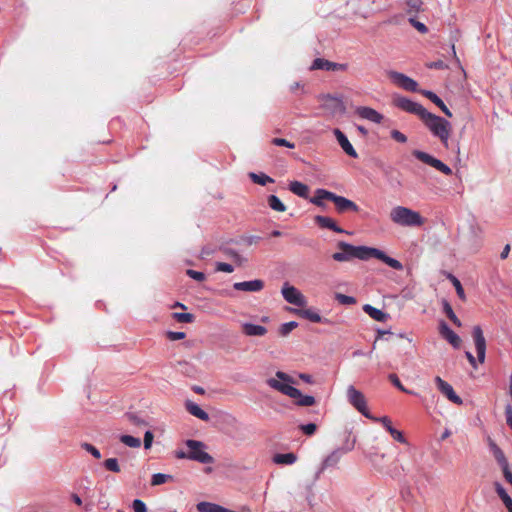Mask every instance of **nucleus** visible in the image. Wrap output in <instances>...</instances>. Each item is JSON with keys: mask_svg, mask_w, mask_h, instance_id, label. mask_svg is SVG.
Listing matches in <instances>:
<instances>
[{"mask_svg": "<svg viewBox=\"0 0 512 512\" xmlns=\"http://www.w3.org/2000/svg\"><path fill=\"white\" fill-rule=\"evenodd\" d=\"M440 335L447 340L454 348H459L461 345V338L444 322L441 321L439 325Z\"/></svg>", "mask_w": 512, "mask_h": 512, "instance_id": "16", "label": "nucleus"}, {"mask_svg": "<svg viewBox=\"0 0 512 512\" xmlns=\"http://www.w3.org/2000/svg\"><path fill=\"white\" fill-rule=\"evenodd\" d=\"M331 196H334L333 192H330L325 189H317L315 191V195L310 199V202L318 207H324L323 200L332 201Z\"/></svg>", "mask_w": 512, "mask_h": 512, "instance_id": "23", "label": "nucleus"}, {"mask_svg": "<svg viewBox=\"0 0 512 512\" xmlns=\"http://www.w3.org/2000/svg\"><path fill=\"white\" fill-rule=\"evenodd\" d=\"M242 333L246 336H264L267 333V328L262 325L243 323L241 325Z\"/></svg>", "mask_w": 512, "mask_h": 512, "instance_id": "19", "label": "nucleus"}, {"mask_svg": "<svg viewBox=\"0 0 512 512\" xmlns=\"http://www.w3.org/2000/svg\"><path fill=\"white\" fill-rule=\"evenodd\" d=\"M223 253L233 259V261L235 263H237L238 265H242L244 262H246V259L241 256L237 251H235L234 249H231V248H224L223 249Z\"/></svg>", "mask_w": 512, "mask_h": 512, "instance_id": "32", "label": "nucleus"}, {"mask_svg": "<svg viewBox=\"0 0 512 512\" xmlns=\"http://www.w3.org/2000/svg\"><path fill=\"white\" fill-rule=\"evenodd\" d=\"M355 114L361 119L370 121L375 124H381L384 120V116L381 113L368 106L356 107Z\"/></svg>", "mask_w": 512, "mask_h": 512, "instance_id": "13", "label": "nucleus"}, {"mask_svg": "<svg viewBox=\"0 0 512 512\" xmlns=\"http://www.w3.org/2000/svg\"><path fill=\"white\" fill-rule=\"evenodd\" d=\"M371 419H373V417ZM374 420L381 422L387 431L389 427H392L391 419L387 416H383L381 418H374Z\"/></svg>", "mask_w": 512, "mask_h": 512, "instance_id": "54", "label": "nucleus"}, {"mask_svg": "<svg viewBox=\"0 0 512 512\" xmlns=\"http://www.w3.org/2000/svg\"><path fill=\"white\" fill-rule=\"evenodd\" d=\"M503 471V475L508 483L512 485V472L509 469V466H506L505 468H501Z\"/></svg>", "mask_w": 512, "mask_h": 512, "instance_id": "57", "label": "nucleus"}, {"mask_svg": "<svg viewBox=\"0 0 512 512\" xmlns=\"http://www.w3.org/2000/svg\"><path fill=\"white\" fill-rule=\"evenodd\" d=\"M298 315L314 323H320L323 321L321 315L312 309H302L297 311Z\"/></svg>", "mask_w": 512, "mask_h": 512, "instance_id": "28", "label": "nucleus"}, {"mask_svg": "<svg viewBox=\"0 0 512 512\" xmlns=\"http://www.w3.org/2000/svg\"><path fill=\"white\" fill-rule=\"evenodd\" d=\"M132 508L134 512H147L146 504L140 499H135L133 501Z\"/></svg>", "mask_w": 512, "mask_h": 512, "instance_id": "49", "label": "nucleus"}, {"mask_svg": "<svg viewBox=\"0 0 512 512\" xmlns=\"http://www.w3.org/2000/svg\"><path fill=\"white\" fill-rule=\"evenodd\" d=\"M312 64L318 65V64H335V63L331 62L329 60H325L323 58H315L313 60Z\"/></svg>", "mask_w": 512, "mask_h": 512, "instance_id": "62", "label": "nucleus"}, {"mask_svg": "<svg viewBox=\"0 0 512 512\" xmlns=\"http://www.w3.org/2000/svg\"><path fill=\"white\" fill-rule=\"evenodd\" d=\"M249 178L256 184L265 186L268 183H273L274 179H272L270 176L264 174V173H249Z\"/></svg>", "mask_w": 512, "mask_h": 512, "instance_id": "29", "label": "nucleus"}, {"mask_svg": "<svg viewBox=\"0 0 512 512\" xmlns=\"http://www.w3.org/2000/svg\"><path fill=\"white\" fill-rule=\"evenodd\" d=\"M337 247L340 251L335 252L332 255L333 260H335L337 262H349L352 259H359V260L366 261L373 257L378 260H381L386 265H388L389 267H391L395 270L403 269V265L400 261L388 256L383 251H381L377 248L367 247V246H354V245L349 244L344 241H339L337 243Z\"/></svg>", "mask_w": 512, "mask_h": 512, "instance_id": "1", "label": "nucleus"}, {"mask_svg": "<svg viewBox=\"0 0 512 512\" xmlns=\"http://www.w3.org/2000/svg\"><path fill=\"white\" fill-rule=\"evenodd\" d=\"M299 378L307 383H313L312 376L309 374L301 373L299 374Z\"/></svg>", "mask_w": 512, "mask_h": 512, "instance_id": "63", "label": "nucleus"}, {"mask_svg": "<svg viewBox=\"0 0 512 512\" xmlns=\"http://www.w3.org/2000/svg\"><path fill=\"white\" fill-rule=\"evenodd\" d=\"M81 447L86 450L87 452H89L93 457H95L96 459H100L101 458V453L100 451L95 447L93 446L92 444L90 443H82L81 444Z\"/></svg>", "mask_w": 512, "mask_h": 512, "instance_id": "43", "label": "nucleus"}, {"mask_svg": "<svg viewBox=\"0 0 512 512\" xmlns=\"http://www.w3.org/2000/svg\"><path fill=\"white\" fill-rule=\"evenodd\" d=\"M465 356H466L468 362L470 363V365L474 368H477L476 358L473 356V354L469 351H466Z\"/></svg>", "mask_w": 512, "mask_h": 512, "instance_id": "58", "label": "nucleus"}, {"mask_svg": "<svg viewBox=\"0 0 512 512\" xmlns=\"http://www.w3.org/2000/svg\"><path fill=\"white\" fill-rule=\"evenodd\" d=\"M320 108L323 110L325 116L334 118L342 115L345 112V105L343 101L331 95H323L319 98Z\"/></svg>", "mask_w": 512, "mask_h": 512, "instance_id": "5", "label": "nucleus"}, {"mask_svg": "<svg viewBox=\"0 0 512 512\" xmlns=\"http://www.w3.org/2000/svg\"><path fill=\"white\" fill-rule=\"evenodd\" d=\"M425 126L430 130V132L440 139L445 147L448 146V139L451 133V125L444 118L432 114L430 112H426L423 118L421 119Z\"/></svg>", "mask_w": 512, "mask_h": 512, "instance_id": "4", "label": "nucleus"}, {"mask_svg": "<svg viewBox=\"0 0 512 512\" xmlns=\"http://www.w3.org/2000/svg\"><path fill=\"white\" fill-rule=\"evenodd\" d=\"M120 441L129 446V447H133V448H138L140 447L141 445V441L139 438H136V437H133V436H130V435H122L120 437Z\"/></svg>", "mask_w": 512, "mask_h": 512, "instance_id": "38", "label": "nucleus"}, {"mask_svg": "<svg viewBox=\"0 0 512 512\" xmlns=\"http://www.w3.org/2000/svg\"><path fill=\"white\" fill-rule=\"evenodd\" d=\"M422 94L429 100H431L435 105H437L446 116L452 117L451 111L435 93H433L432 91L425 90L422 91Z\"/></svg>", "mask_w": 512, "mask_h": 512, "instance_id": "25", "label": "nucleus"}, {"mask_svg": "<svg viewBox=\"0 0 512 512\" xmlns=\"http://www.w3.org/2000/svg\"><path fill=\"white\" fill-rule=\"evenodd\" d=\"M172 318L179 323H192L194 321V315L191 313H172Z\"/></svg>", "mask_w": 512, "mask_h": 512, "instance_id": "33", "label": "nucleus"}, {"mask_svg": "<svg viewBox=\"0 0 512 512\" xmlns=\"http://www.w3.org/2000/svg\"><path fill=\"white\" fill-rule=\"evenodd\" d=\"M187 275L191 277L194 280H197L199 282L205 280V274L199 271H195L192 269L187 270Z\"/></svg>", "mask_w": 512, "mask_h": 512, "instance_id": "50", "label": "nucleus"}, {"mask_svg": "<svg viewBox=\"0 0 512 512\" xmlns=\"http://www.w3.org/2000/svg\"><path fill=\"white\" fill-rule=\"evenodd\" d=\"M472 337L477 352V359L482 364L484 363L486 357V340L483 334V330L479 325L473 327Z\"/></svg>", "mask_w": 512, "mask_h": 512, "instance_id": "11", "label": "nucleus"}, {"mask_svg": "<svg viewBox=\"0 0 512 512\" xmlns=\"http://www.w3.org/2000/svg\"><path fill=\"white\" fill-rule=\"evenodd\" d=\"M363 310L366 314H368L372 319L378 322H386L389 318V314L383 312L382 310L373 307L372 305L365 304L363 306Z\"/></svg>", "mask_w": 512, "mask_h": 512, "instance_id": "22", "label": "nucleus"}, {"mask_svg": "<svg viewBox=\"0 0 512 512\" xmlns=\"http://www.w3.org/2000/svg\"><path fill=\"white\" fill-rule=\"evenodd\" d=\"M299 428L301 429V431L304 434H306L308 436L313 435L317 430V426L314 423L303 424V425H300Z\"/></svg>", "mask_w": 512, "mask_h": 512, "instance_id": "46", "label": "nucleus"}, {"mask_svg": "<svg viewBox=\"0 0 512 512\" xmlns=\"http://www.w3.org/2000/svg\"><path fill=\"white\" fill-rule=\"evenodd\" d=\"M233 288L237 291L259 292L264 288V282L260 279L236 282L234 283Z\"/></svg>", "mask_w": 512, "mask_h": 512, "instance_id": "18", "label": "nucleus"}, {"mask_svg": "<svg viewBox=\"0 0 512 512\" xmlns=\"http://www.w3.org/2000/svg\"><path fill=\"white\" fill-rule=\"evenodd\" d=\"M336 461V452L332 453L331 455H329L325 461H324V466H329L331 465L333 462Z\"/></svg>", "mask_w": 512, "mask_h": 512, "instance_id": "59", "label": "nucleus"}, {"mask_svg": "<svg viewBox=\"0 0 512 512\" xmlns=\"http://www.w3.org/2000/svg\"><path fill=\"white\" fill-rule=\"evenodd\" d=\"M335 299L343 305H353L356 303V299L352 296H347L341 293H337Z\"/></svg>", "mask_w": 512, "mask_h": 512, "instance_id": "41", "label": "nucleus"}, {"mask_svg": "<svg viewBox=\"0 0 512 512\" xmlns=\"http://www.w3.org/2000/svg\"><path fill=\"white\" fill-rule=\"evenodd\" d=\"M389 217L394 224L403 227H421L426 221L419 212L404 206L392 208Z\"/></svg>", "mask_w": 512, "mask_h": 512, "instance_id": "3", "label": "nucleus"}, {"mask_svg": "<svg viewBox=\"0 0 512 512\" xmlns=\"http://www.w3.org/2000/svg\"><path fill=\"white\" fill-rule=\"evenodd\" d=\"M268 205L274 211H277V212H285L286 211V206L275 195H270L268 197Z\"/></svg>", "mask_w": 512, "mask_h": 512, "instance_id": "31", "label": "nucleus"}, {"mask_svg": "<svg viewBox=\"0 0 512 512\" xmlns=\"http://www.w3.org/2000/svg\"><path fill=\"white\" fill-rule=\"evenodd\" d=\"M412 154L419 161L437 169L441 173H443L447 176L452 175V169L449 166H447L445 163H443L439 159H436L435 157L431 156L430 154L420 151V150H414L412 152Z\"/></svg>", "mask_w": 512, "mask_h": 512, "instance_id": "9", "label": "nucleus"}, {"mask_svg": "<svg viewBox=\"0 0 512 512\" xmlns=\"http://www.w3.org/2000/svg\"><path fill=\"white\" fill-rule=\"evenodd\" d=\"M298 326V323L295 321H290L287 323L282 324L279 327V335L282 337H286L289 333H291L296 327Z\"/></svg>", "mask_w": 512, "mask_h": 512, "instance_id": "36", "label": "nucleus"}, {"mask_svg": "<svg viewBox=\"0 0 512 512\" xmlns=\"http://www.w3.org/2000/svg\"><path fill=\"white\" fill-rule=\"evenodd\" d=\"M216 270L221 271V272H226V273H232L234 271V268L231 264L219 262L216 265Z\"/></svg>", "mask_w": 512, "mask_h": 512, "instance_id": "51", "label": "nucleus"}, {"mask_svg": "<svg viewBox=\"0 0 512 512\" xmlns=\"http://www.w3.org/2000/svg\"><path fill=\"white\" fill-rule=\"evenodd\" d=\"M347 399L348 402L363 416L366 418H372L369 413L364 394L352 385L347 388Z\"/></svg>", "mask_w": 512, "mask_h": 512, "instance_id": "7", "label": "nucleus"}, {"mask_svg": "<svg viewBox=\"0 0 512 512\" xmlns=\"http://www.w3.org/2000/svg\"><path fill=\"white\" fill-rule=\"evenodd\" d=\"M189 449V459L202 464H211L214 462L213 457L205 451L206 446L203 442L189 439L185 442Z\"/></svg>", "mask_w": 512, "mask_h": 512, "instance_id": "6", "label": "nucleus"}, {"mask_svg": "<svg viewBox=\"0 0 512 512\" xmlns=\"http://www.w3.org/2000/svg\"><path fill=\"white\" fill-rule=\"evenodd\" d=\"M488 441H489L490 450L493 453L495 460L497 461V463L499 464V466L501 468L506 469V466H509V463L507 461V458L505 457L504 452L493 440H491L489 438Z\"/></svg>", "mask_w": 512, "mask_h": 512, "instance_id": "21", "label": "nucleus"}, {"mask_svg": "<svg viewBox=\"0 0 512 512\" xmlns=\"http://www.w3.org/2000/svg\"><path fill=\"white\" fill-rule=\"evenodd\" d=\"M186 410L193 416L197 417L200 420L208 421L209 415L204 410H202L196 403L193 401H186L185 403Z\"/></svg>", "mask_w": 512, "mask_h": 512, "instance_id": "24", "label": "nucleus"}, {"mask_svg": "<svg viewBox=\"0 0 512 512\" xmlns=\"http://www.w3.org/2000/svg\"><path fill=\"white\" fill-rule=\"evenodd\" d=\"M450 279L452 281L453 286L456 289V292H457V295L459 296V298L462 300H465L464 289H463L460 281L453 275H450Z\"/></svg>", "mask_w": 512, "mask_h": 512, "instance_id": "42", "label": "nucleus"}, {"mask_svg": "<svg viewBox=\"0 0 512 512\" xmlns=\"http://www.w3.org/2000/svg\"><path fill=\"white\" fill-rule=\"evenodd\" d=\"M350 437H351L350 433H347V441H346V445H345V447H344V449H343V450H344V452H348V451L352 450V449H353V447H354V444H355V438H352V439L350 440Z\"/></svg>", "mask_w": 512, "mask_h": 512, "instance_id": "56", "label": "nucleus"}, {"mask_svg": "<svg viewBox=\"0 0 512 512\" xmlns=\"http://www.w3.org/2000/svg\"><path fill=\"white\" fill-rule=\"evenodd\" d=\"M435 383L439 391L444 394L451 402L455 404H462V399L455 393L453 387L441 377H435Z\"/></svg>", "mask_w": 512, "mask_h": 512, "instance_id": "15", "label": "nucleus"}, {"mask_svg": "<svg viewBox=\"0 0 512 512\" xmlns=\"http://www.w3.org/2000/svg\"><path fill=\"white\" fill-rule=\"evenodd\" d=\"M407 14L415 16V14L421 9L422 2L420 0H408L407 1Z\"/></svg>", "mask_w": 512, "mask_h": 512, "instance_id": "37", "label": "nucleus"}, {"mask_svg": "<svg viewBox=\"0 0 512 512\" xmlns=\"http://www.w3.org/2000/svg\"><path fill=\"white\" fill-rule=\"evenodd\" d=\"M505 416L507 425L512 429V406L507 405L505 408Z\"/></svg>", "mask_w": 512, "mask_h": 512, "instance_id": "55", "label": "nucleus"}, {"mask_svg": "<svg viewBox=\"0 0 512 512\" xmlns=\"http://www.w3.org/2000/svg\"><path fill=\"white\" fill-rule=\"evenodd\" d=\"M297 460V456L294 453L276 454L273 457V461L276 464L291 465Z\"/></svg>", "mask_w": 512, "mask_h": 512, "instance_id": "27", "label": "nucleus"}, {"mask_svg": "<svg viewBox=\"0 0 512 512\" xmlns=\"http://www.w3.org/2000/svg\"><path fill=\"white\" fill-rule=\"evenodd\" d=\"M271 143L276 146H284L291 149L295 147L294 143H291L283 138H273Z\"/></svg>", "mask_w": 512, "mask_h": 512, "instance_id": "48", "label": "nucleus"}, {"mask_svg": "<svg viewBox=\"0 0 512 512\" xmlns=\"http://www.w3.org/2000/svg\"><path fill=\"white\" fill-rule=\"evenodd\" d=\"M314 221L321 228H327L337 233H345L346 231L339 227L336 222L328 216H315Z\"/></svg>", "mask_w": 512, "mask_h": 512, "instance_id": "20", "label": "nucleus"}, {"mask_svg": "<svg viewBox=\"0 0 512 512\" xmlns=\"http://www.w3.org/2000/svg\"><path fill=\"white\" fill-rule=\"evenodd\" d=\"M176 457L178 459H189V451L188 452H184V451H177L176 452Z\"/></svg>", "mask_w": 512, "mask_h": 512, "instance_id": "64", "label": "nucleus"}, {"mask_svg": "<svg viewBox=\"0 0 512 512\" xmlns=\"http://www.w3.org/2000/svg\"><path fill=\"white\" fill-rule=\"evenodd\" d=\"M409 23L421 34H426L428 32L427 26L416 20L415 16L409 17Z\"/></svg>", "mask_w": 512, "mask_h": 512, "instance_id": "40", "label": "nucleus"}, {"mask_svg": "<svg viewBox=\"0 0 512 512\" xmlns=\"http://www.w3.org/2000/svg\"><path fill=\"white\" fill-rule=\"evenodd\" d=\"M444 312L446 314V316L458 327H460L462 324H461V321L459 320V318L456 316V314L454 313L451 305L448 303V302H445L444 303Z\"/></svg>", "mask_w": 512, "mask_h": 512, "instance_id": "35", "label": "nucleus"}, {"mask_svg": "<svg viewBox=\"0 0 512 512\" xmlns=\"http://www.w3.org/2000/svg\"><path fill=\"white\" fill-rule=\"evenodd\" d=\"M388 76L393 83L402 87L403 89L412 92L417 91L418 84L408 76L395 71H389Z\"/></svg>", "mask_w": 512, "mask_h": 512, "instance_id": "12", "label": "nucleus"}, {"mask_svg": "<svg viewBox=\"0 0 512 512\" xmlns=\"http://www.w3.org/2000/svg\"><path fill=\"white\" fill-rule=\"evenodd\" d=\"M276 378H269L267 385L274 390L281 392L282 394L289 396L290 398L296 399L298 406H312L316 403L313 396L302 395L301 391L290 384H294V379L287 373L277 371L275 374Z\"/></svg>", "mask_w": 512, "mask_h": 512, "instance_id": "2", "label": "nucleus"}, {"mask_svg": "<svg viewBox=\"0 0 512 512\" xmlns=\"http://www.w3.org/2000/svg\"><path fill=\"white\" fill-rule=\"evenodd\" d=\"M393 104L405 112L417 115L420 119H422L427 112L421 104L402 96L395 97Z\"/></svg>", "mask_w": 512, "mask_h": 512, "instance_id": "8", "label": "nucleus"}, {"mask_svg": "<svg viewBox=\"0 0 512 512\" xmlns=\"http://www.w3.org/2000/svg\"><path fill=\"white\" fill-rule=\"evenodd\" d=\"M289 190L295 195L305 199L308 197L309 194V187L306 184L299 181L290 182Z\"/></svg>", "mask_w": 512, "mask_h": 512, "instance_id": "26", "label": "nucleus"}, {"mask_svg": "<svg viewBox=\"0 0 512 512\" xmlns=\"http://www.w3.org/2000/svg\"><path fill=\"white\" fill-rule=\"evenodd\" d=\"M172 478L173 477L168 474L156 473V474H153V476H152L151 485L158 486V485L166 483L169 480H172Z\"/></svg>", "mask_w": 512, "mask_h": 512, "instance_id": "34", "label": "nucleus"}, {"mask_svg": "<svg viewBox=\"0 0 512 512\" xmlns=\"http://www.w3.org/2000/svg\"><path fill=\"white\" fill-rule=\"evenodd\" d=\"M154 435L151 431H146L144 435V448L149 449L152 445Z\"/></svg>", "mask_w": 512, "mask_h": 512, "instance_id": "53", "label": "nucleus"}, {"mask_svg": "<svg viewBox=\"0 0 512 512\" xmlns=\"http://www.w3.org/2000/svg\"><path fill=\"white\" fill-rule=\"evenodd\" d=\"M103 464L108 471L115 473H119L121 471L118 460L116 458H108L104 461Z\"/></svg>", "mask_w": 512, "mask_h": 512, "instance_id": "39", "label": "nucleus"}, {"mask_svg": "<svg viewBox=\"0 0 512 512\" xmlns=\"http://www.w3.org/2000/svg\"><path fill=\"white\" fill-rule=\"evenodd\" d=\"M390 135H391V138L393 140H395L396 142H399V143H406L407 142V137L406 135H404L402 132H400L399 130H392L390 132Z\"/></svg>", "mask_w": 512, "mask_h": 512, "instance_id": "47", "label": "nucleus"}, {"mask_svg": "<svg viewBox=\"0 0 512 512\" xmlns=\"http://www.w3.org/2000/svg\"><path fill=\"white\" fill-rule=\"evenodd\" d=\"M495 491L499 498L503 501L505 507L512 506V498L507 494L506 490L500 483H495Z\"/></svg>", "mask_w": 512, "mask_h": 512, "instance_id": "30", "label": "nucleus"}, {"mask_svg": "<svg viewBox=\"0 0 512 512\" xmlns=\"http://www.w3.org/2000/svg\"><path fill=\"white\" fill-rule=\"evenodd\" d=\"M167 337L171 341L181 340L185 338V333L169 331L167 332Z\"/></svg>", "mask_w": 512, "mask_h": 512, "instance_id": "52", "label": "nucleus"}, {"mask_svg": "<svg viewBox=\"0 0 512 512\" xmlns=\"http://www.w3.org/2000/svg\"><path fill=\"white\" fill-rule=\"evenodd\" d=\"M388 432L389 434L392 436V438L400 443H406V439L405 437L403 436L402 432L393 428V427H389L388 428Z\"/></svg>", "mask_w": 512, "mask_h": 512, "instance_id": "44", "label": "nucleus"}, {"mask_svg": "<svg viewBox=\"0 0 512 512\" xmlns=\"http://www.w3.org/2000/svg\"><path fill=\"white\" fill-rule=\"evenodd\" d=\"M388 378H389L390 382H391L394 386H396L399 390H401V391H403V392H405V393H411L409 390H407V389L402 385V383L400 382V380H399V378H398V376H397L396 374L392 373V374H390V375L388 376Z\"/></svg>", "mask_w": 512, "mask_h": 512, "instance_id": "45", "label": "nucleus"}, {"mask_svg": "<svg viewBox=\"0 0 512 512\" xmlns=\"http://www.w3.org/2000/svg\"><path fill=\"white\" fill-rule=\"evenodd\" d=\"M510 249H511L510 245L506 244L500 254L501 259H506L508 257Z\"/></svg>", "mask_w": 512, "mask_h": 512, "instance_id": "60", "label": "nucleus"}, {"mask_svg": "<svg viewBox=\"0 0 512 512\" xmlns=\"http://www.w3.org/2000/svg\"><path fill=\"white\" fill-rule=\"evenodd\" d=\"M450 50H451V53L453 55V60L456 64H460L461 63V59L458 57V55L456 54V51H455V46L454 44L451 45L450 47Z\"/></svg>", "mask_w": 512, "mask_h": 512, "instance_id": "61", "label": "nucleus"}, {"mask_svg": "<svg viewBox=\"0 0 512 512\" xmlns=\"http://www.w3.org/2000/svg\"><path fill=\"white\" fill-rule=\"evenodd\" d=\"M332 197V202L334 203L335 205V208L337 210L338 213H345V212H359V206L353 202L352 200L350 199H347L343 196H339V195H336L334 193V196H331Z\"/></svg>", "mask_w": 512, "mask_h": 512, "instance_id": "14", "label": "nucleus"}, {"mask_svg": "<svg viewBox=\"0 0 512 512\" xmlns=\"http://www.w3.org/2000/svg\"><path fill=\"white\" fill-rule=\"evenodd\" d=\"M283 298L290 304L304 307L307 304L305 296L294 286L285 283L282 287Z\"/></svg>", "mask_w": 512, "mask_h": 512, "instance_id": "10", "label": "nucleus"}, {"mask_svg": "<svg viewBox=\"0 0 512 512\" xmlns=\"http://www.w3.org/2000/svg\"><path fill=\"white\" fill-rule=\"evenodd\" d=\"M333 134L335 135L339 145L347 155H349L352 158L358 157L356 150L354 149L346 135L340 129H334Z\"/></svg>", "mask_w": 512, "mask_h": 512, "instance_id": "17", "label": "nucleus"}]
</instances>
